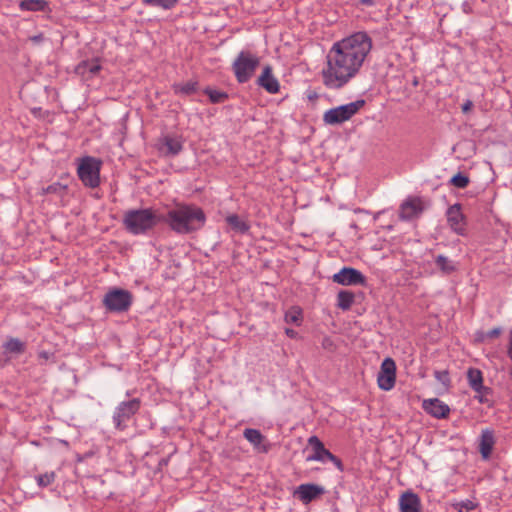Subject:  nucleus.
I'll return each instance as SVG.
<instances>
[{
  "label": "nucleus",
  "instance_id": "nucleus-7",
  "mask_svg": "<svg viewBox=\"0 0 512 512\" xmlns=\"http://www.w3.org/2000/svg\"><path fill=\"white\" fill-rule=\"evenodd\" d=\"M140 407L141 400L139 398L120 402L112 417L115 428L120 431L125 430L127 422L139 411Z\"/></svg>",
  "mask_w": 512,
  "mask_h": 512
},
{
  "label": "nucleus",
  "instance_id": "nucleus-45",
  "mask_svg": "<svg viewBox=\"0 0 512 512\" xmlns=\"http://www.w3.org/2000/svg\"><path fill=\"white\" fill-rule=\"evenodd\" d=\"M41 39H42V35L34 36V37L32 38V40H33V41H35V42H38V41H40Z\"/></svg>",
  "mask_w": 512,
  "mask_h": 512
},
{
  "label": "nucleus",
  "instance_id": "nucleus-44",
  "mask_svg": "<svg viewBox=\"0 0 512 512\" xmlns=\"http://www.w3.org/2000/svg\"><path fill=\"white\" fill-rule=\"evenodd\" d=\"M435 376L436 378H438L439 380H442L443 377H446L447 376V373H441V372H435Z\"/></svg>",
  "mask_w": 512,
  "mask_h": 512
},
{
  "label": "nucleus",
  "instance_id": "nucleus-32",
  "mask_svg": "<svg viewBox=\"0 0 512 512\" xmlns=\"http://www.w3.org/2000/svg\"><path fill=\"white\" fill-rule=\"evenodd\" d=\"M24 343L17 338H10L5 344L4 348L10 353H22L24 351Z\"/></svg>",
  "mask_w": 512,
  "mask_h": 512
},
{
  "label": "nucleus",
  "instance_id": "nucleus-13",
  "mask_svg": "<svg viewBox=\"0 0 512 512\" xmlns=\"http://www.w3.org/2000/svg\"><path fill=\"white\" fill-rule=\"evenodd\" d=\"M447 221L450 228L457 234L463 235L465 232V218L461 211L460 204H454L447 209Z\"/></svg>",
  "mask_w": 512,
  "mask_h": 512
},
{
  "label": "nucleus",
  "instance_id": "nucleus-37",
  "mask_svg": "<svg viewBox=\"0 0 512 512\" xmlns=\"http://www.w3.org/2000/svg\"><path fill=\"white\" fill-rule=\"evenodd\" d=\"M500 334H501V328L500 327H495V328L489 330L486 333V337H488V338H497Z\"/></svg>",
  "mask_w": 512,
  "mask_h": 512
},
{
  "label": "nucleus",
  "instance_id": "nucleus-47",
  "mask_svg": "<svg viewBox=\"0 0 512 512\" xmlns=\"http://www.w3.org/2000/svg\"><path fill=\"white\" fill-rule=\"evenodd\" d=\"M40 356L44 357L45 359H47L48 358V353L47 352H41Z\"/></svg>",
  "mask_w": 512,
  "mask_h": 512
},
{
  "label": "nucleus",
  "instance_id": "nucleus-33",
  "mask_svg": "<svg viewBox=\"0 0 512 512\" xmlns=\"http://www.w3.org/2000/svg\"><path fill=\"white\" fill-rule=\"evenodd\" d=\"M145 5L171 9L175 6L177 0H142Z\"/></svg>",
  "mask_w": 512,
  "mask_h": 512
},
{
  "label": "nucleus",
  "instance_id": "nucleus-24",
  "mask_svg": "<svg viewBox=\"0 0 512 512\" xmlns=\"http://www.w3.org/2000/svg\"><path fill=\"white\" fill-rule=\"evenodd\" d=\"M355 295L348 290H341L337 294V306L342 310H349L354 303Z\"/></svg>",
  "mask_w": 512,
  "mask_h": 512
},
{
  "label": "nucleus",
  "instance_id": "nucleus-46",
  "mask_svg": "<svg viewBox=\"0 0 512 512\" xmlns=\"http://www.w3.org/2000/svg\"><path fill=\"white\" fill-rule=\"evenodd\" d=\"M329 342H330V339L329 338H325L324 341H323V346H327L329 345Z\"/></svg>",
  "mask_w": 512,
  "mask_h": 512
},
{
  "label": "nucleus",
  "instance_id": "nucleus-27",
  "mask_svg": "<svg viewBox=\"0 0 512 512\" xmlns=\"http://www.w3.org/2000/svg\"><path fill=\"white\" fill-rule=\"evenodd\" d=\"M285 322L288 324L300 325L302 322V311L298 307H292L285 313Z\"/></svg>",
  "mask_w": 512,
  "mask_h": 512
},
{
  "label": "nucleus",
  "instance_id": "nucleus-39",
  "mask_svg": "<svg viewBox=\"0 0 512 512\" xmlns=\"http://www.w3.org/2000/svg\"><path fill=\"white\" fill-rule=\"evenodd\" d=\"M327 461H331L339 470H343L342 462L341 460L332 454V457H328Z\"/></svg>",
  "mask_w": 512,
  "mask_h": 512
},
{
  "label": "nucleus",
  "instance_id": "nucleus-43",
  "mask_svg": "<svg viewBox=\"0 0 512 512\" xmlns=\"http://www.w3.org/2000/svg\"><path fill=\"white\" fill-rule=\"evenodd\" d=\"M359 3L366 6H373L375 5L374 0H359Z\"/></svg>",
  "mask_w": 512,
  "mask_h": 512
},
{
  "label": "nucleus",
  "instance_id": "nucleus-25",
  "mask_svg": "<svg viewBox=\"0 0 512 512\" xmlns=\"http://www.w3.org/2000/svg\"><path fill=\"white\" fill-rule=\"evenodd\" d=\"M19 7L23 11H45L48 8V2L45 0H22Z\"/></svg>",
  "mask_w": 512,
  "mask_h": 512
},
{
  "label": "nucleus",
  "instance_id": "nucleus-9",
  "mask_svg": "<svg viewBox=\"0 0 512 512\" xmlns=\"http://www.w3.org/2000/svg\"><path fill=\"white\" fill-rule=\"evenodd\" d=\"M396 381V364L392 358H385L377 376V383L384 391L391 390Z\"/></svg>",
  "mask_w": 512,
  "mask_h": 512
},
{
  "label": "nucleus",
  "instance_id": "nucleus-8",
  "mask_svg": "<svg viewBox=\"0 0 512 512\" xmlns=\"http://www.w3.org/2000/svg\"><path fill=\"white\" fill-rule=\"evenodd\" d=\"M132 294L125 289L113 288L103 299V304L111 312H125L132 304Z\"/></svg>",
  "mask_w": 512,
  "mask_h": 512
},
{
  "label": "nucleus",
  "instance_id": "nucleus-10",
  "mask_svg": "<svg viewBox=\"0 0 512 512\" xmlns=\"http://www.w3.org/2000/svg\"><path fill=\"white\" fill-rule=\"evenodd\" d=\"M332 280L344 286L364 285L366 283L365 276L359 270L351 267H343L333 275Z\"/></svg>",
  "mask_w": 512,
  "mask_h": 512
},
{
  "label": "nucleus",
  "instance_id": "nucleus-29",
  "mask_svg": "<svg viewBox=\"0 0 512 512\" xmlns=\"http://www.w3.org/2000/svg\"><path fill=\"white\" fill-rule=\"evenodd\" d=\"M204 93L209 97L212 103H223L228 98V94L226 92L212 88H206Z\"/></svg>",
  "mask_w": 512,
  "mask_h": 512
},
{
  "label": "nucleus",
  "instance_id": "nucleus-30",
  "mask_svg": "<svg viewBox=\"0 0 512 512\" xmlns=\"http://www.w3.org/2000/svg\"><path fill=\"white\" fill-rule=\"evenodd\" d=\"M66 189H67V186L66 185H63L59 182H55L51 185H48L47 187H43L41 189V194L42 195H46V194H56V195H59V196H63L66 192Z\"/></svg>",
  "mask_w": 512,
  "mask_h": 512
},
{
  "label": "nucleus",
  "instance_id": "nucleus-11",
  "mask_svg": "<svg viewBox=\"0 0 512 512\" xmlns=\"http://www.w3.org/2000/svg\"><path fill=\"white\" fill-rule=\"evenodd\" d=\"M423 210L424 206L420 198H408L400 206L399 217L404 221L412 220L419 217Z\"/></svg>",
  "mask_w": 512,
  "mask_h": 512
},
{
  "label": "nucleus",
  "instance_id": "nucleus-26",
  "mask_svg": "<svg viewBox=\"0 0 512 512\" xmlns=\"http://www.w3.org/2000/svg\"><path fill=\"white\" fill-rule=\"evenodd\" d=\"M451 506L457 512H471L477 508L478 504L470 499H465V500L455 501L451 504Z\"/></svg>",
  "mask_w": 512,
  "mask_h": 512
},
{
  "label": "nucleus",
  "instance_id": "nucleus-23",
  "mask_svg": "<svg viewBox=\"0 0 512 512\" xmlns=\"http://www.w3.org/2000/svg\"><path fill=\"white\" fill-rule=\"evenodd\" d=\"M226 222L231 227L232 230L241 234L248 232L250 229L249 224L246 221L242 220L236 214L228 215L226 217Z\"/></svg>",
  "mask_w": 512,
  "mask_h": 512
},
{
  "label": "nucleus",
  "instance_id": "nucleus-41",
  "mask_svg": "<svg viewBox=\"0 0 512 512\" xmlns=\"http://www.w3.org/2000/svg\"><path fill=\"white\" fill-rule=\"evenodd\" d=\"M490 392H482V393H477V395L475 396L476 399H478V401L480 403H486L488 400L486 399V395L489 394Z\"/></svg>",
  "mask_w": 512,
  "mask_h": 512
},
{
  "label": "nucleus",
  "instance_id": "nucleus-48",
  "mask_svg": "<svg viewBox=\"0 0 512 512\" xmlns=\"http://www.w3.org/2000/svg\"><path fill=\"white\" fill-rule=\"evenodd\" d=\"M510 375H511V377H512V367L510 368Z\"/></svg>",
  "mask_w": 512,
  "mask_h": 512
},
{
  "label": "nucleus",
  "instance_id": "nucleus-28",
  "mask_svg": "<svg viewBox=\"0 0 512 512\" xmlns=\"http://www.w3.org/2000/svg\"><path fill=\"white\" fill-rule=\"evenodd\" d=\"M435 263H436L437 267H439L441 269V271H443L446 274H449V273L455 271V266L452 263V261L449 260L444 255H438L435 259Z\"/></svg>",
  "mask_w": 512,
  "mask_h": 512
},
{
  "label": "nucleus",
  "instance_id": "nucleus-3",
  "mask_svg": "<svg viewBox=\"0 0 512 512\" xmlns=\"http://www.w3.org/2000/svg\"><path fill=\"white\" fill-rule=\"evenodd\" d=\"M160 222L161 214L151 208L128 210L123 216L125 229L133 235L145 234Z\"/></svg>",
  "mask_w": 512,
  "mask_h": 512
},
{
  "label": "nucleus",
  "instance_id": "nucleus-2",
  "mask_svg": "<svg viewBox=\"0 0 512 512\" xmlns=\"http://www.w3.org/2000/svg\"><path fill=\"white\" fill-rule=\"evenodd\" d=\"M161 220L175 233L186 235L200 230L205 225L206 216L200 207L181 203L161 214Z\"/></svg>",
  "mask_w": 512,
  "mask_h": 512
},
{
  "label": "nucleus",
  "instance_id": "nucleus-5",
  "mask_svg": "<svg viewBox=\"0 0 512 512\" xmlns=\"http://www.w3.org/2000/svg\"><path fill=\"white\" fill-rule=\"evenodd\" d=\"M365 105L363 99L356 100L338 107L331 108L323 114V122L327 125H339L350 120Z\"/></svg>",
  "mask_w": 512,
  "mask_h": 512
},
{
  "label": "nucleus",
  "instance_id": "nucleus-4",
  "mask_svg": "<svg viewBox=\"0 0 512 512\" xmlns=\"http://www.w3.org/2000/svg\"><path fill=\"white\" fill-rule=\"evenodd\" d=\"M260 64V58L249 50H242L238 53L232 63V71L238 83L248 82Z\"/></svg>",
  "mask_w": 512,
  "mask_h": 512
},
{
  "label": "nucleus",
  "instance_id": "nucleus-18",
  "mask_svg": "<svg viewBox=\"0 0 512 512\" xmlns=\"http://www.w3.org/2000/svg\"><path fill=\"white\" fill-rule=\"evenodd\" d=\"M243 436L259 452L267 453L269 451V444L265 442V437L259 430L247 428L244 430Z\"/></svg>",
  "mask_w": 512,
  "mask_h": 512
},
{
  "label": "nucleus",
  "instance_id": "nucleus-36",
  "mask_svg": "<svg viewBox=\"0 0 512 512\" xmlns=\"http://www.w3.org/2000/svg\"><path fill=\"white\" fill-rule=\"evenodd\" d=\"M507 356L512 361V328L510 329L508 334Z\"/></svg>",
  "mask_w": 512,
  "mask_h": 512
},
{
  "label": "nucleus",
  "instance_id": "nucleus-42",
  "mask_svg": "<svg viewBox=\"0 0 512 512\" xmlns=\"http://www.w3.org/2000/svg\"><path fill=\"white\" fill-rule=\"evenodd\" d=\"M285 334L289 337V338H296L298 333L294 330V329H291V328H286L285 329Z\"/></svg>",
  "mask_w": 512,
  "mask_h": 512
},
{
  "label": "nucleus",
  "instance_id": "nucleus-35",
  "mask_svg": "<svg viewBox=\"0 0 512 512\" xmlns=\"http://www.w3.org/2000/svg\"><path fill=\"white\" fill-rule=\"evenodd\" d=\"M55 480V474L54 472H49L45 474L38 475L36 477L37 484L40 487H47L51 483H53Z\"/></svg>",
  "mask_w": 512,
  "mask_h": 512
},
{
  "label": "nucleus",
  "instance_id": "nucleus-19",
  "mask_svg": "<svg viewBox=\"0 0 512 512\" xmlns=\"http://www.w3.org/2000/svg\"><path fill=\"white\" fill-rule=\"evenodd\" d=\"M401 512H421V504L419 497L412 493H404L399 500Z\"/></svg>",
  "mask_w": 512,
  "mask_h": 512
},
{
  "label": "nucleus",
  "instance_id": "nucleus-34",
  "mask_svg": "<svg viewBox=\"0 0 512 512\" xmlns=\"http://www.w3.org/2000/svg\"><path fill=\"white\" fill-rule=\"evenodd\" d=\"M450 183L457 188L463 189L468 186L469 178L461 173H458L451 178Z\"/></svg>",
  "mask_w": 512,
  "mask_h": 512
},
{
  "label": "nucleus",
  "instance_id": "nucleus-16",
  "mask_svg": "<svg viewBox=\"0 0 512 512\" xmlns=\"http://www.w3.org/2000/svg\"><path fill=\"white\" fill-rule=\"evenodd\" d=\"M423 408L428 414L438 419L446 418L450 413L449 406L438 398L424 400Z\"/></svg>",
  "mask_w": 512,
  "mask_h": 512
},
{
  "label": "nucleus",
  "instance_id": "nucleus-14",
  "mask_svg": "<svg viewBox=\"0 0 512 512\" xmlns=\"http://www.w3.org/2000/svg\"><path fill=\"white\" fill-rule=\"evenodd\" d=\"M183 149V140L180 136L166 135L159 140V151L165 156H176Z\"/></svg>",
  "mask_w": 512,
  "mask_h": 512
},
{
  "label": "nucleus",
  "instance_id": "nucleus-31",
  "mask_svg": "<svg viewBox=\"0 0 512 512\" xmlns=\"http://www.w3.org/2000/svg\"><path fill=\"white\" fill-rule=\"evenodd\" d=\"M100 69V65L95 61H84L77 67L79 73L89 72L92 75L97 74Z\"/></svg>",
  "mask_w": 512,
  "mask_h": 512
},
{
  "label": "nucleus",
  "instance_id": "nucleus-38",
  "mask_svg": "<svg viewBox=\"0 0 512 512\" xmlns=\"http://www.w3.org/2000/svg\"><path fill=\"white\" fill-rule=\"evenodd\" d=\"M327 461H331L339 470H343L342 462L341 460L332 454V457H328Z\"/></svg>",
  "mask_w": 512,
  "mask_h": 512
},
{
  "label": "nucleus",
  "instance_id": "nucleus-12",
  "mask_svg": "<svg viewBox=\"0 0 512 512\" xmlns=\"http://www.w3.org/2000/svg\"><path fill=\"white\" fill-rule=\"evenodd\" d=\"M256 83L259 87L263 88L270 94H276L280 90V83L278 79L273 75L272 67L270 65L263 67Z\"/></svg>",
  "mask_w": 512,
  "mask_h": 512
},
{
  "label": "nucleus",
  "instance_id": "nucleus-1",
  "mask_svg": "<svg viewBox=\"0 0 512 512\" xmlns=\"http://www.w3.org/2000/svg\"><path fill=\"white\" fill-rule=\"evenodd\" d=\"M372 44L371 37L363 31L335 42L327 54V63L322 70L323 84L332 90L346 86L360 72Z\"/></svg>",
  "mask_w": 512,
  "mask_h": 512
},
{
  "label": "nucleus",
  "instance_id": "nucleus-21",
  "mask_svg": "<svg viewBox=\"0 0 512 512\" xmlns=\"http://www.w3.org/2000/svg\"><path fill=\"white\" fill-rule=\"evenodd\" d=\"M494 446V436L489 430L482 431L479 443V451L484 459H488Z\"/></svg>",
  "mask_w": 512,
  "mask_h": 512
},
{
  "label": "nucleus",
  "instance_id": "nucleus-15",
  "mask_svg": "<svg viewBox=\"0 0 512 512\" xmlns=\"http://www.w3.org/2000/svg\"><path fill=\"white\" fill-rule=\"evenodd\" d=\"M324 493V488L316 484H301L295 490L300 501L307 504Z\"/></svg>",
  "mask_w": 512,
  "mask_h": 512
},
{
  "label": "nucleus",
  "instance_id": "nucleus-20",
  "mask_svg": "<svg viewBox=\"0 0 512 512\" xmlns=\"http://www.w3.org/2000/svg\"><path fill=\"white\" fill-rule=\"evenodd\" d=\"M467 379H468L469 386L476 393L490 392V389L483 385V376H482V372L479 369H476V368L468 369Z\"/></svg>",
  "mask_w": 512,
  "mask_h": 512
},
{
  "label": "nucleus",
  "instance_id": "nucleus-17",
  "mask_svg": "<svg viewBox=\"0 0 512 512\" xmlns=\"http://www.w3.org/2000/svg\"><path fill=\"white\" fill-rule=\"evenodd\" d=\"M308 444L313 449V454L307 457V461L325 463L328 457H332V453L324 447V444L317 436L309 437Z\"/></svg>",
  "mask_w": 512,
  "mask_h": 512
},
{
  "label": "nucleus",
  "instance_id": "nucleus-22",
  "mask_svg": "<svg viewBox=\"0 0 512 512\" xmlns=\"http://www.w3.org/2000/svg\"><path fill=\"white\" fill-rule=\"evenodd\" d=\"M173 89L178 95L189 96L197 92L198 82L189 80L187 82L176 83L173 85Z\"/></svg>",
  "mask_w": 512,
  "mask_h": 512
},
{
  "label": "nucleus",
  "instance_id": "nucleus-6",
  "mask_svg": "<svg viewBox=\"0 0 512 512\" xmlns=\"http://www.w3.org/2000/svg\"><path fill=\"white\" fill-rule=\"evenodd\" d=\"M100 169V160L86 156L81 159L77 168V174L86 187L96 188L100 184Z\"/></svg>",
  "mask_w": 512,
  "mask_h": 512
},
{
  "label": "nucleus",
  "instance_id": "nucleus-40",
  "mask_svg": "<svg viewBox=\"0 0 512 512\" xmlns=\"http://www.w3.org/2000/svg\"><path fill=\"white\" fill-rule=\"evenodd\" d=\"M473 107V102L471 100H466L462 105V112L467 113L469 112Z\"/></svg>",
  "mask_w": 512,
  "mask_h": 512
}]
</instances>
